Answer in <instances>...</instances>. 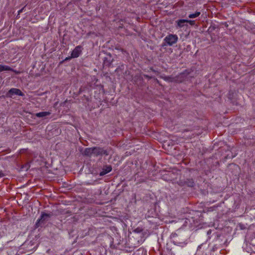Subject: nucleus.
<instances>
[{
	"instance_id": "1",
	"label": "nucleus",
	"mask_w": 255,
	"mask_h": 255,
	"mask_svg": "<svg viewBox=\"0 0 255 255\" xmlns=\"http://www.w3.org/2000/svg\"><path fill=\"white\" fill-rule=\"evenodd\" d=\"M178 39V37L177 35L169 34L164 38V42L162 43V46H172L177 43Z\"/></svg>"
},
{
	"instance_id": "2",
	"label": "nucleus",
	"mask_w": 255,
	"mask_h": 255,
	"mask_svg": "<svg viewBox=\"0 0 255 255\" xmlns=\"http://www.w3.org/2000/svg\"><path fill=\"white\" fill-rule=\"evenodd\" d=\"M51 215L49 214H46L42 212L40 216V219H39L35 224L37 228L41 227L45 224V223L48 221L49 219L51 217Z\"/></svg>"
},
{
	"instance_id": "3",
	"label": "nucleus",
	"mask_w": 255,
	"mask_h": 255,
	"mask_svg": "<svg viewBox=\"0 0 255 255\" xmlns=\"http://www.w3.org/2000/svg\"><path fill=\"white\" fill-rule=\"evenodd\" d=\"M93 155L98 156L99 155H108L109 152L107 150L104 149L103 148L100 147H93Z\"/></svg>"
},
{
	"instance_id": "4",
	"label": "nucleus",
	"mask_w": 255,
	"mask_h": 255,
	"mask_svg": "<svg viewBox=\"0 0 255 255\" xmlns=\"http://www.w3.org/2000/svg\"><path fill=\"white\" fill-rule=\"evenodd\" d=\"M14 95H19V96H23V94L18 89L11 88L7 93L6 97L11 98L12 96Z\"/></svg>"
},
{
	"instance_id": "5",
	"label": "nucleus",
	"mask_w": 255,
	"mask_h": 255,
	"mask_svg": "<svg viewBox=\"0 0 255 255\" xmlns=\"http://www.w3.org/2000/svg\"><path fill=\"white\" fill-rule=\"evenodd\" d=\"M187 73L185 72H182L176 76L174 77V79H173L172 80H170L171 82H182L187 76Z\"/></svg>"
},
{
	"instance_id": "6",
	"label": "nucleus",
	"mask_w": 255,
	"mask_h": 255,
	"mask_svg": "<svg viewBox=\"0 0 255 255\" xmlns=\"http://www.w3.org/2000/svg\"><path fill=\"white\" fill-rule=\"evenodd\" d=\"M82 46L79 45L76 46L71 53V57L77 58L79 56L82 52Z\"/></svg>"
},
{
	"instance_id": "7",
	"label": "nucleus",
	"mask_w": 255,
	"mask_h": 255,
	"mask_svg": "<svg viewBox=\"0 0 255 255\" xmlns=\"http://www.w3.org/2000/svg\"><path fill=\"white\" fill-rule=\"evenodd\" d=\"M187 19H179L176 21L177 23V27L181 28L184 27V26H187V25L185 23H186Z\"/></svg>"
},
{
	"instance_id": "8",
	"label": "nucleus",
	"mask_w": 255,
	"mask_h": 255,
	"mask_svg": "<svg viewBox=\"0 0 255 255\" xmlns=\"http://www.w3.org/2000/svg\"><path fill=\"white\" fill-rule=\"evenodd\" d=\"M83 154L85 156H91L92 155H93V147L85 148L83 152Z\"/></svg>"
},
{
	"instance_id": "9",
	"label": "nucleus",
	"mask_w": 255,
	"mask_h": 255,
	"mask_svg": "<svg viewBox=\"0 0 255 255\" xmlns=\"http://www.w3.org/2000/svg\"><path fill=\"white\" fill-rule=\"evenodd\" d=\"M186 185L190 187H193L195 185L194 181L192 178H187L185 179Z\"/></svg>"
},
{
	"instance_id": "10",
	"label": "nucleus",
	"mask_w": 255,
	"mask_h": 255,
	"mask_svg": "<svg viewBox=\"0 0 255 255\" xmlns=\"http://www.w3.org/2000/svg\"><path fill=\"white\" fill-rule=\"evenodd\" d=\"M50 114H51V112H39V113H36L35 114V116L38 118H42V117H44L49 116Z\"/></svg>"
},
{
	"instance_id": "11",
	"label": "nucleus",
	"mask_w": 255,
	"mask_h": 255,
	"mask_svg": "<svg viewBox=\"0 0 255 255\" xmlns=\"http://www.w3.org/2000/svg\"><path fill=\"white\" fill-rule=\"evenodd\" d=\"M113 62V59H111V56L110 57H106L104 60V65L106 66H110Z\"/></svg>"
},
{
	"instance_id": "12",
	"label": "nucleus",
	"mask_w": 255,
	"mask_h": 255,
	"mask_svg": "<svg viewBox=\"0 0 255 255\" xmlns=\"http://www.w3.org/2000/svg\"><path fill=\"white\" fill-rule=\"evenodd\" d=\"M3 71H14L11 68L8 66L0 65V72Z\"/></svg>"
},
{
	"instance_id": "13",
	"label": "nucleus",
	"mask_w": 255,
	"mask_h": 255,
	"mask_svg": "<svg viewBox=\"0 0 255 255\" xmlns=\"http://www.w3.org/2000/svg\"><path fill=\"white\" fill-rule=\"evenodd\" d=\"M200 12L196 11L194 13L189 14L188 17L189 18L193 19L198 17L200 15Z\"/></svg>"
},
{
	"instance_id": "14",
	"label": "nucleus",
	"mask_w": 255,
	"mask_h": 255,
	"mask_svg": "<svg viewBox=\"0 0 255 255\" xmlns=\"http://www.w3.org/2000/svg\"><path fill=\"white\" fill-rule=\"evenodd\" d=\"M178 184L179 185L181 186H183L186 185L185 179V180H179L178 181Z\"/></svg>"
},
{
	"instance_id": "15",
	"label": "nucleus",
	"mask_w": 255,
	"mask_h": 255,
	"mask_svg": "<svg viewBox=\"0 0 255 255\" xmlns=\"http://www.w3.org/2000/svg\"><path fill=\"white\" fill-rule=\"evenodd\" d=\"M104 170L107 173L110 172L112 170V167H111V166L109 165V166H106V169H104Z\"/></svg>"
},
{
	"instance_id": "16",
	"label": "nucleus",
	"mask_w": 255,
	"mask_h": 255,
	"mask_svg": "<svg viewBox=\"0 0 255 255\" xmlns=\"http://www.w3.org/2000/svg\"><path fill=\"white\" fill-rule=\"evenodd\" d=\"M186 23H189L191 25H194L196 23V21L194 20H187Z\"/></svg>"
},
{
	"instance_id": "17",
	"label": "nucleus",
	"mask_w": 255,
	"mask_h": 255,
	"mask_svg": "<svg viewBox=\"0 0 255 255\" xmlns=\"http://www.w3.org/2000/svg\"><path fill=\"white\" fill-rule=\"evenodd\" d=\"M205 247L206 248H207V246L206 244H202L198 246L197 251H200L202 247Z\"/></svg>"
},
{
	"instance_id": "18",
	"label": "nucleus",
	"mask_w": 255,
	"mask_h": 255,
	"mask_svg": "<svg viewBox=\"0 0 255 255\" xmlns=\"http://www.w3.org/2000/svg\"><path fill=\"white\" fill-rule=\"evenodd\" d=\"M173 79H174V78H172V77H170L167 76V77H165L164 78V79L165 80L168 81H169V82H171L170 80H172Z\"/></svg>"
},
{
	"instance_id": "19",
	"label": "nucleus",
	"mask_w": 255,
	"mask_h": 255,
	"mask_svg": "<svg viewBox=\"0 0 255 255\" xmlns=\"http://www.w3.org/2000/svg\"><path fill=\"white\" fill-rule=\"evenodd\" d=\"M106 174H107V173H106V172L104 170H103V171L100 172V176H103V175H104Z\"/></svg>"
},
{
	"instance_id": "20",
	"label": "nucleus",
	"mask_w": 255,
	"mask_h": 255,
	"mask_svg": "<svg viewBox=\"0 0 255 255\" xmlns=\"http://www.w3.org/2000/svg\"><path fill=\"white\" fill-rule=\"evenodd\" d=\"M4 176V174H3V173L1 171H0V178L3 177Z\"/></svg>"
},
{
	"instance_id": "21",
	"label": "nucleus",
	"mask_w": 255,
	"mask_h": 255,
	"mask_svg": "<svg viewBox=\"0 0 255 255\" xmlns=\"http://www.w3.org/2000/svg\"><path fill=\"white\" fill-rule=\"evenodd\" d=\"M144 77H145V78H148V79H150V78H151V77H149V76L148 75H144Z\"/></svg>"
},
{
	"instance_id": "22",
	"label": "nucleus",
	"mask_w": 255,
	"mask_h": 255,
	"mask_svg": "<svg viewBox=\"0 0 255 255\" xmlns=\"http://www.w3.org/2000/svg\"><path fill=\"white\" fill-rule=\"evenodd\" d=\"M24 8V7H23L22 8H21L20 10H19L18 11V13H19V14L20 13H21V12H22V11H23V10Z\"/></svg>"
},
{
	"instance_id": "23",
	"label": "nucleus",
	"mask_w": 255,
	"mask_h": 255,
	"mask_svg": "<svg viewBox=\"0 0 255 255\" xmlns=\"http://www.w3.org/2000/svg\"><path fill=\"white\" fill-rule=\"evenodd\" d=\"M211 230H209L208 232H207V234L208 235H209L210 234H211Z\"/></svg>"
},
{
	"instance_id": "24",
	"label": "nucleus",
	"mask_w": 255,
	"mask_h": 255,
	"mask_svg": "<svg viewBox=\"0 0 255 255\" xmlns=\"http://www.w3.org/2000/svg\"><path fill=\"white\" fill-rule=\"evenodd\" d=\"M70 59L69 57V58H66L65 60H68V59Z\"/></svg>"
},
{
	"instance_id": "25",
	"label": "nucleus",
	"mask_w": 255,
	"mask_h": 255,
	"mask_svg": "<svg viewBox=\"0 0 255 255\" xmlns=\"http://www.w3.org/2000/svg\"><path fill=\"white\" fill-rule=\"evenodd\" d=\"M215 249V248H213V250L214 251Z\"/></svg>"
},
{
	"instance_id": "26",
	"label": "nucleus",
	"mask_w": 255,
	"mask_h": 255,
	"mask_svg": "<svg viewBox=\"0 0 255 255\" xmlns=\"http://www.w3.org/2000/svg\"><path fill=\"white\" fill-rule=\"evenodd\" d=\"M215 249V248H213V250L214 251Z\"/></svg>"
}]
</instances>
